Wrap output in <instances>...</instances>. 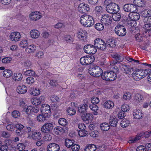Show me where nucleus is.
<instances>
[{
    "label": "nucleus",
    "mask_w": 151,
    "mask_h": 151,
    "mask_svg": "<svg viewBox=\"0 0 151 151\" xmlns=\"http://www.w3.org/2000/svg\"><path fill=\"white\" fill-rule=\"evenodd\" d=\"M145 1L144 0H134V3L135 5V7H142L145 6Z\"/></svg>",
    "instance_id": "obj_35"
},
{
    "label": "nucleus",
    "mask_w": 151,
    "mask_h": 151,
    "mask_svg": "<svg viewBox=\"0 0 151 151\" xmlns=\"http://www.w3.org/2000/svg\"><path fill=\"white\" fill-rule=\"evenodd\" d=\"M21 38V35L18 32H12L10 35V38L12 41H17Z\"/></svg>",
    "instance_id": "obj_22"
},
{
    "label": "nucleus",
    "mask_w": 151,
    "mask_h": 151,
    "mask_svg": "<svg viewBox=\"0 0 151 151\" xmlns=\"http://www.w3.org/2000/svg\"><path fill=\"white\" fill-rule=\"evenodd\" d=\"M24 74L27 76H33L35 75V72L32 70H28L24 72Z\"/></svg>",
    "instance_id": "obj_49"
},
{
    "label": "nucleus",
    "mask_w": 151,
    "mask_h": 151,
    "mask_svg": "<svg viewBox=\"0 0 151 151\" xmlns=\"http://www.w3.org/2000/svg\"><path fill=\"white\" fill-rule=\"evenodd\" d=\"M96 47L93 45H86L84 47V50L85 52L88 54H94L97 51Z\"/></svg>",
    "instance_id": "obj_11"
},
{
    "label": "nucleus",
    "mask_w": 151,
    "mask_h": 151,
    "mask_svg": "<svg viewBox=\"0 0 151 151\" xmlns=\"http://www.w3.org/2000/svg\"><path fill=\"white\" fill-rule=\"evenodd\" d=\"M143 21L144 23L143 28L145 32L147 33L148 32H149L151 30V18L148 19L146 18L145 19H143Z\"/></svg>",
    "instance_id": "obj_13"
},
{
    "label": "nucleus",
    "mask_w": 151,
    "mask_h": 151,
    "mask_svg": "<svg viewBox=\"0 0 151 151\" xmlns=\"http://www.w3.org/2000/svg\"><path fill=\"white\" fill-rule=\"evenodd\" d=\"M114 106V103L111 101H106L104 104V107L108 109H111Z\"/></svg>",
    "instance_id": "obj_32"
},
{
    "label": "nucleus",
    "mask_w": 151,
    "mask_h": 151,
    "mask_svg": "<svg viewBox=\"0 0 151 151\" xmlns=\"http://www.w3.org/2000/svg\"><path fill=\"white\" fill-rule=\"evenodd\" d=\"M74 143L73 140L66 139L65 140V144L66 147H69L71 146Z\"/></svg>",
    "instance_id": "obj_50"
},
{
    "label": "nucleus",
    "mask_w": 151,
    "mask_h": 151,
    "mask_svg": "<svg viewBox=\"0 0 151 151\" xmlns=\"http://www.w3.org/2000/svg\"><path fill=\"white\" fill-rule=\"evenodd\" d=\"M44 96H41L37 98L32 99L31 102L32 104L35 105H38L44 101Z\"/></svg>",
    "instance_id": "obj_19"
},
{
    "label": "nucleus",
    "mask_w": 151,
    "mask_h": 151,
    "mask_svg": "<svg viewBox=\"0 0 151 151\" xmlns=\"http://www.w3.org/2000/svg\"><path fill=\"white\" fill-rule=\"evenodd\" d=\"M112 20L111 16L108 14H104L102 16L101 21L102 24L109 25L111 24Z\"/></svg>",
    "instance_id": "obj_12"
},
{
    "label": "nucleus",
    "mask_w": 151,
    "mask_h": 151,
    "mask_svg": "<svg viewBox=\"0 0 151 151\" xmlns=\"http://www.w3.org/2000/svg\"><path fill=\"white\" fill-rule=\"evenodd\" d=\"M28 45V41L25 39H23L20 42L19 46L22 48L26 47Z\"/></svg>",
    "instance_id": "obj_45"
},
{
    "label": "nucleus",
    "mask_w": 151,
    "mask_h": 151,
    "mask_svg": "<svg viewBox=\"0 0 151 151\" xmlns=\"http://www.w3.org/2000/svg\"><path fill=\"white\" fill-rule=\"evenodd\" d=\"M115 31L116 34L121 36H124L127 33L125 28L121 24H118L116 27Z\"/></svg>",
    "instance_id": "obj_8"
},
{
    "label": "nucleus",
    "mask_w": 151,
    "mask_h": 151,
    "mask_svg": "<svg viewBox=\"0 0 151 151\" xmlns=\"http://www.w3.org/2000/svg\"><path fill=\"white\" fill-rule=\"evenodd\" d=\"M78 9L80 13H82L88 12L90 9V8L88 4L82 3L79 5Z\"/></svg>",
    "instance_id": "obj_14"
},
{
    "label": "nucleus",
    "mask_w": 151,
    "mask_h": 151,
    "mask_svg": "<svg viewBox=\"0 0 151 151\" xmlns=\"http://www.w3.org/2000/svg\"><path fill=\"white\" fill-rule=\"evenodd\" d=\"M41 111L42 113L48 116L51 112L50 107L47 104H43L41 106Z\"/></svg>",
    "instance_id": "obj_15"
},
{
    "label": "nucleus",
    "mask_w": 151,
    "mask_h": 151,
    "mask_svg": "<svg viewBox=\"0 0 151 151\" xmlns=\"http://www.w3.org/2000/svg\"><path fill=\"white\" fill-rule=\"evenodd\" d=\"M129 14V18L132 20H138L140 17L139 14L137 12H132Z\"/></svg>",
    "instance_id": "obj_23"
},
{
    "label": "nucleus",
    "mask_w": 151,
    "mask_h": 151,
    "mask_svg": "<svg viewBox=\"0 0 151 151\" xmlns=\"http://www.w3.org/2000/svg\"><path fill=\"white\" fill-rule=\"evenodd\" d=\"M122 110L123 112H126L129 111V106L126 104H124L121 106Z\"/></svg>",
    "instance_id": "obj_61"
},
{
    "label": "nucleus",
    "mask_w": 151,
    "mask_h": 151,
    "mask_svg": "<svg viewBox=\"0 0 151 151\" xmlns=\"http://www.w3.org/2000/svg\"><path fill=\"white\" fill-rule=\"evenodd\" d=\"M80 21L82 25L87 27L91 26L94 23L93 17L87 14H84L81 16Z\"/></svg>",
    "instance_id": "obj_1"
},
{
    "label": "nucleus",
    "mask_w": 151,
    "mask_h": 151,
    "mask_svg": "<svg viewBox=\"0 0 151 151\" xmlns=\"http://www.w3.org/2000/svg\"><path fill=\"white\" fill-rule=\"evenodd\" d=\"M103 80L107 81H111L115 80L117 78L116 74L113 72L107 71L104 72L101 75Z\"/></svg>",
    "instance_id": "obj_3"
},
{
    "label": "nucleus",
    "mask_w": 151,
    "mask_h": 151,
    "mask_svg": "<svg viewBox=\"0 0 151 151\" xmlns=\"http://www.w3.org/2000/svg\"><path fill=\"white\" fill-rule=\"evenodd\" d=\"M89 73L93 76L99 77L103 73L102 69L99 66H96L94 68L89 70Z\"/></svg>",
    "instance_id": "obj_4"
},
{
    "label": "nucleus",
    "mask_w": 151,
    "mask_h": 151,
    "mask_svg": "<svg viewBox=\"0 0 151 151\" xmlns=\"http://www.w3.org/2000/svg\"><path fill=\"white\" fill-rule=\"evenodd\" d=\"M30 34L31 37L34 39L37 38L40 35L39 32L36 29L31 30L30 31Z\"/></svg>",
    "instance_id": "obj_30"
},
{
    "label": "nucleus",
    "mask_w": 151,
    "mask_h": 151,
    "mask_svg": "<svg viewBox=\"0 0 151 151\" xmlns=\"http://www.w3.org/2000/svg\"><path fill=\"white\" fill-rule=\"evenodd\" d=\"M143 99V97L141 94L137 93L136 94L134 97V101L138 103L142 101Z\"/></svg>",
    "instance_id": "obj_42"
},
{
    "label": "nucleus",
    "mask_w": 151,
    "mask_h": 151,
    "mask_svg": "<svg viewBox=\"0 0 151 151\" xmlns=\"http://www.w3.org/2000/svg\"><path fill=\"white\" fill-rule=\"evenodd\" d=\"M78 37L80 39L84 40L86 39L87 36V33L85 30L81 29L78 31Z\"/></svg>",
    "instance_id": "obj_21"
},
{
    "label": "nucleus",
    "mask_w": 151,
    "mask_h": 151,
    "mask_svg": "<svg viewBox=\"0 0 151 151\" xmlns=\"http://www.w3.org/2000/svg\"><path fill=\"white\" fill-rule=\"evenodd\" d=\"M79 135L81 137L86 136L87 134V132L85 129L83 130H79L78 132Z\"/></svg>",
    "instance_id": "obj_63"
},
{
    "label": "nucleus",
    "mask_w": 151,
    "mask_h": 151,
    "mask_svg": "<svg viewBox=\"0 0 151 151\" xmlns=\"http://www.w3.org/2000/svg\"><path fill=\"white\" fill-rule=\"evenodd\" d=\"M9 142V140H6L5 141V145L1 146L0 150L1 151H7L8 150V147L7 146L8 145L7 144V142Z\"/></svg>",
    "instance_id": "obj_55"
},
{
    "label": "nucleus",
    "mask_w": 151,
    "mask_h": 151,
    "mask_svg": "<svg viewBox=\"0 0 151 151\" xmlns=\"http://www.w3.org/2000/svg\"><path fill=\"white\" fill-rule=\"evenodd\" d=\"M31 94L33 96H37L40 94V90L38 88H33L31 89Z\"/></svg>",
    "instance_id": "obj_44"
},
{
    "label": "nucleus",
    "mask_w": 151,
    "mask_h": 151,
    "mask_svg": "<svg viewBox=\"0 0 151 151\" xmlns=\"http://www.w3.org/2000/svg\"><path fill=\"white\" fill-rule=\"evenodd\" d=\"M103 11L102 7L100 6H98L95 8L94 11L97 14H99L102 13Z\"/></svg>",
    "instance_id": "obj_56"
},
{
    "label": "nucleus",
    "mask_w": 151,
    "mask_h": 151,
    "mask_svg": "<svg viewBox=\"0 0 151 151\" xmlns=\"http://www.w3.org/2000/svg\"><path fill=\"white\" fill-rule=\"evenodd\" d=\"M109 123L110 125L113 127H115L117 123V121L116 118L111 117L109 120Z\"/></svg>",
    "instance_id": "obj_47"
},
{
    "label": "nucleus",
    "mask_w": 151,
    "mask_h": 151,
    "mask_svg": "<svg viewBox=\"0 0 151 151\" xmlns=\"http://www.w3.org/2000/svg\"><path fill=\"white\" fill-rule=\"evenodd\" d=\"M51 101L53 102L59 101L60 100V98L58 96L53 95L50 98Z\"/></svg>",
    "instance_id": "obj_64"
},
{
    "label": "nucleus",
    "mask_w": 151,
    "mask_h": 151,
    "mask_svg": "<svg viewBox=\"0 0 151 151\" xmlns=\"http://www.w3.org/2000/svg\"><path fill=\"white\" fill-rule=\"evenodd\" d=\"M53 127V124L51 123H48L45 124L41 128V131L44 133H50Z\"/></svg>",
    "instance_id": "obj_10"
},
{
    "label": "nucleus",
    "mask_w": 151,
    "mask_h": 151,
    "mask_svg": "<svg viewBox=\"0 0 151 151\" xmlns=\"http://www.w3.org/2000/svg\"><path fill=\"white\" fill-rule=\"evenodd\" d=\"M141 138L140 136H136L135 137L132 138L128 141V143H134L136 142L139 140Z\"/></svg>",
    "instance_id": "obj_59"
},
{
    "label": "nucleus",
    "mask_w": 151,
    "mask_h": 151,
    "mask_svg": "<svg viewBox=\"0 0 151 151\" xmlns=\"http://www.w3.org/2000/svg\"><path fill=\"white\" fill-rule=\"evenodd\" d=\"M27 91V88L24 85H20L18 86L17 89V92L19 94L25 93Z\"/></svg>",
    "instance_id": "obj_24"
},
{
    "label": "nucleus",
    "mask_w": 151,
    "mask_h": 151,
    "mask_svg": "<svg viewBox=\"0 0 151 151\" xmlns=\"http://www.w3.org/2000/svg\"><path fill=\"white\" fill-rule=\"evenodd\" d=\"M150 10H145L142 11L141 12L142 16L144 17V19L146 18L148 19L151 18V12Z\"/></svg>",
    "instance_id": "obj_29"
},
{
    "label": "nucleus",
    "mask_w": 151,
    "mask_h": 151,
    "mask_svg": "<svg viewBox=\"0 0 151 151\" xmlns=\"http://www.w3.org/2000/svg\"><path fill=\"white\" fill-rule=\"evenodd\" d=\"M130 121L129 120L124 119L122 120L121 123V126L123 128H125L129 125Z\"/></svg>",
    "instance_id": "obj_40"
},
{
    "label": "nucleus",
    "mask_w": 151,
    "mask_h": 151,
    "mask_svg": "<svg viewBox=\"0 0 151 151\" xmlns=\"http://www.w3.org/2000/svg\"><path fill=\"white\" fill-rule=\"evenodd\" d=\"M48 117V116L42 113L41 115H39L37 116V119L39 122H42L46 120Z\"/></svg>",
    "instance_id": "obj_34"
},
{
    "label": "nucleus",
    "mask_w": 151,
    "mask_h": 151,
    "mask_svg": "<svg viewBox=\"0 0 151 151\" xmlns=\"http://www.w3.org/2000/svg\"><path fill=\"white\" fill-rule=\"evenodd\" d=\"M96 149V146L93 144H90L87 146L85 148V151H95Z\"/></svg>",
    "instance_id": "obj_36"
},
{
    "label": "nucleus",
    "mask_w": 151,
    "mask_h": 151,
    "mask_svg": "<svg viewBox=\"0 0 151 151\" xmlns=\"http://www.w3.org/2000/svg\"><path fill=\"white\" fill-rule=\"evenodd\" d=\"M36 47L34 45H31L28 46L26 49L25 50L27 52L32 53L36 50Z\"/></svg>",
    "instance_id": "obj_33"
},
{
    "label": "nucleus",
    "mask_w": 151,
    "mask_h": 151,
    "mask_svg": "<svg viewBox=\"0 0 151 151\" xmlns=\"http://www.w3.org/2000/svg\"><path fill=\"white\" fill-rule=\"evenodd\" d=\"M58 122L60 125L63 126H65L68 124L67 120L64 118H60L58 120Z\"/></svg>",
    "instance_id": "obj_48"
},
{
    "label": "nucleus",
    "mask_w": 151,
    "mask_h": 151,
    "mask_svg": "<svg viewBox=\"0 0 151 151\" xmlns=\"http://www.w3.org/2000/svg\"><path fill=\"white\" fill-rule=\"evenodd\" d=\"M41 134L40 132H32V133L30 137H32L34 139L38 140L41 138Z\"/></svg>",
    "instance_id": "obj_28"
},
{
    "label": "nucleus",
    "mask_w": 151,
    "mask_h": 151,
    "mask_svg": "<svg viewBox=\"0 0 151 151\" xmlns=\"http://www.w3.org/2000/svg\"><path fill=\"white\" fill-rule=\"evenodd\" d=\"M112 16L113 19L115 21H118L120 20L121 17V15L119 14L114 13Z\"/></svg>",
    "instance_id": "obj_62"
},
{
    "label": "nucleus",
    "mask_w": 151,
    "mask_h": 151,
    "mask_svg": "<svg viewBox=\"0 0 151 151\" xmlns=\"http://www.w3.org/2000/svg\"><path fill=\"white\" fill-rule=\"evenodd\" d=\"M24 127V126L20 123L17 124L16 122H14L11 123L10 124V129L17 128L18 129L21 130Z\"/></svg>",
    "instance_id": "obj_27"
},
{
    "label": "nucleus",
    "mask_w": 151,
    "mask_h": 151,
    "mask_svg": "<svg viewBox=\"0 0 151 151\" xmlns=\"http://www.w3.org/2000/svg\"><path fill=\"white\" fill-rule=\"evenodd\" d=\"M95 60L93 55H88L82 57L80 60L81 63L83 65H88L92 63Z\"/></svg>",
    "instance_id": "obj_5"
},
{
    "label": "nucleus",
    "mask_w": 151,
    "mask_h": 151,
    "mask_svg": "<svg viewBox=\"0 0 151 151\" xmlns=\"http://www.w3.org/2000/svg\"><path fill=\"white\" fill-rule=\"evenodd\" d=\"M132 77L134 80L139 81L144 77L140 76L136 70L134 72L132 75Z\"/></svg>",
    "instance_id": "obj_39"
},
{
    "label": "nucleus",
    "mask_w": 151,
    "mask_h": 151,
    "mask_svg": "<svg viewBox=\"0 0 151 151\" xmlns=\"http://www.w3.org/2000/svg\"><path fill=\"white\" fill-rule=\"evenodd\" d=\"M127 23L131 27H134L136 25V21L129 19H128Z\"/></svg>",
    "instance_id": "obj_60"
},
{
    "label": "nucleus",
    "mask_w": 151,
    "mask_h": 151,
    "mask_svg": "<svg viewBox=\"0 0 151 151\" xmlns=\"http://www.w3.org/2000/svg\"><path fill=\"white\" fill-rule=\"evenodd\" d=\"M68 114L70 115H74L76 112V110L73 108L69 107L67 110Z\"/></svg>",
    "instance_id": "obj_51"
},
{
    "label": "nucleus",
    "mask_w": 151,
    "mask_h": 151,
    "mask_svg": "<svg viewBox=\"0 0 151 151\" xmlns=\"http://www.w3.org/2000/svg\"><path fill=\"white\" fill-rule=\"evenodd\" d=\"M100 127L102 130L107 131L109 129L110 125L108 123H103L101 124Z\"/></svg>",
    "instance_id": "obj_38"
},
{
    "label": "nucleus",
    "mask_w": 151,
    "mask_h": 151,
    "mask_svg": "<svg viewBox=\"0 0 151 151\" xmlns=\"http://www.w3.org/2000/svg\"><path fill=\"white\" fill-rule=\"evenodd\" d=\"M123 8L125 11L127 12H131V13L134 12L136 9V8L135 6L130 4H125Z\"/></svg>",
    "instance_id": "obj_16"
},
{
    "label": "nucleus",
    "mask_w": 151,
    "mask_h": 151,
    "mask_svg": "<svg viewBox=\"0 0 151 151\" xmlns=\"http://www.w3.org/2000/svg\"><path fill=\"white\" fill-rule=\"evenodd\" d=\"M23 76L22 74L17 73L14 74L12 77V79L15 81H19L22 78Z\"/></svg>",
    "instance_id": "obj_37"
},
{
    "label": "nucleus",
    "mask_w": 151,
    "mask_h": 151,
    "mask_svg": "<svg viewBox=\"0 0 151 151\" xmlns=\"http://www.w3.org/2000/svg\"><path fill=\"white\" fill-rule=\"evenodd\" d=\"M120 66L122 68V70L125 74H128L130 73L131 69L129 65L121 64Z\"/></svg>",
    "instance_id": "obj_31"
},
{
    "label": "nucleus",
    "mask_w": 151,
    "mask_h": 151,
    "mask_svg": "<svg viewBox=\"0 0 151 151\" xmlns=\"http://www.w3.org/2000/svg\"><path fill=\"white\" fill-rule=\"evenodd\" d=\"M54 130L55 133L57 135L61 134L64 132L63 129L60 127H56L55 128Z\"/></svg>",
    "instance_id": "obj_43"
},
{
    "label": "nucleus",
    "mask_w": 151,
    "mask_h": 151,
    "mask_svg": "<svg viewBox=\"0 0 151 151\" xmlns=\"http://www.w3.org/2000/svg\"><path fill=\"white\" fill-rule=\"evenodd\" d=\"M17 148L19 150L22 151L25 149L26 147L25 144L22 143H20L17 144Z\"/></svg>",
    "instance_id": "obj_53"
},
{
    "label": "nucleus",
    "mask_w": 151,
    "mask_h": 151,
    "mask_svg": "<svg viewBox=\"0 0 151 151\" xmlns=\"http://www.w3.org/2000/svg\"><path fill=\"white\" fill-rule=\"evenodd\" d=\"M103 24L100 23H96L95 26V28L99 31L102 30L104 29Z\"/></svg>",
    "instance_id": "obj_52"
},
{
    "label": "nucleus",
    "mask_w": 151,
    "mask_h": 151,
    "mask_svg": "<svg viewBox=\"0 0 151 151\" xmlns=\"http://www.w3.org/2000/svg\"><path fill=\"white\" fill-rule=\"evenodd\" d=\"M42 17L41 13L38 11L31 12L29 14V18L30 20L36 21L41 19Z\"/></svg>",
    "instance_id": "obj_9"
},
{
    "label": "nucleus",
    "mask_w": 151,
    "mask_h": 151,
    "mask_svg": "<svg viewBox=\"0 0 151 151\" xmlns=\"http://www.w3.org/2000/svg\"><path fill=\"white\" fill-rule=\"evenodd\" d=\"M84 103L80 105L78 109V111L80 113H84L86 112L88 108V105L86 104L87 101L86 100H84Z\"/></svg>",
    "instance_id": "obj_20"
},
{
    "label": "nucleus",
    "mask_w": 151,
    "mask_h": 151,
    "mask_svg": "<svg viewBox=\"0 0 151 151\" xmlns=\"http://www.w3.org/2000/svg\"><path fill=\"white\" fill-rule=\"evenodd\" d=\"M64 39L65 41L69 43L73 42V37L69 35H65Z\"/></svg>",
    "instance_id": "obj_46"
},
{
    "label": "nucleus",
    "mask_w": 151,
    "mask_h": 151,
    "mask_svg": "<svg viewBox=\"0 0 151 151\" xmlns=\"http://www.w3.org/2000/svg\"><path fill=\"white\" fill-rule=\"evenodd\" d=\"M47 148V151H59L60 147L55 143H52L48 145Z\"/></svg>",
    "instance_id": "obj_18"
},
{
    "label": "nucleus",
    "mask_w": 151,
    "mask_h": 151,
    "mask_svg": "<svg viewBox=\"0 0 151 151\" xmlns=\"http://www.w3.org/2000/svg\"><path fill=\"white\" fill-rule=\"evenodd\" d=\"M106 44L102 40L97 39L94 41V45L99 50H104L106 48Z\"/></svg>",
    "instance_id": "obj_7"
},
{
    "label": "nucleus",
    "mask_w": 151,
    "mask_h": 151,
    "mask_svg": "<svg viewBox=\"0 0 151 151\" xmlns=\"http://www.w3.org/2000/svg\"><path fill=\"white\" fill-rule=\"evenodd\" d=\"M133 116L135 118L137 119H141L143 116V114L140 110H135L133 112Z\"/></svg>",
    "instance_id": "obj_25"
},
{
    "label": "nucleus",
    "mask_w": 151,
    "mask_h": 151,
    "mask_svg": "<svg viewBox=\"0 0 151 151\" xmlns=\"http://www.w3.org/2000/svg\"><path fill=\"white\" fill-rule=\"evenodd\" d=\"M111 57L115 59V60H112L110 62L111 65L113 66L116 64L118 62H122L124 59V57L121 54L117 53H115L111 55Z\"/></svg>",
    "instance_id": "obj_6"
},
{
    "label": "nucleus",
    "mask_w": 151,
    "mask_h": 151,
    "mask_svg": "<svg viewBox=\"0 0 151 151\" xmlns=\"http://www.w3.org/2000/svg\"><path fill=\"white\" fill-rule=\"evenodd\" d=\"M27 83L29 85H32L35 82L34 78L31 77H29L26 78Z\"/></svg>",
    "instance_id": "obj_57"
},
{
    "label": "nucleus",
    "mask_w": 151,
    "mask_h": 151,
    "mask_svg": "<svg viewBox=\"0 0 151 151\" xmlns=\"http://www.w3.org/2000/svg\"><path fill=\"white\" fill-rule=\"evenodd\" d=\"M12 116L15 118H17L19 117L20 115V113L17 110L14 111L12 112Z\"/></svg>",
    "instance_id": "obj_58"
},
{
    "label": "nucleus",
    "mask_w": 151,
    "mask_h": 151,
    "mask_svg": "<svg viewBox=\"0 0 151 151\" xmlns=\"http://www.w3.org/2000/svg\"><path fill=\"white\" fill-rule=\"evenodd\" d=\"M23 67L26 68H30L32 65V63L29 60H27L23 63Z\"/></svg>",
    "instance_id": "obj_54"
},
{
    "label": "nucleus",
    "mask_w": 151,
    "mask_h": 151,
    "mask_svg": "<svg viewBox=\"0 0 151 151\" xmlns=\"http://www.w3.org/2000/svg\"><path fill=\"white\" fill-rule=\"evenodd\" d=\"M93 115L90 113H86L82 117V119L84 121H87L88 120H91L92 118Z\"/></svg>",
    "instance_id": "obj_41"
},
{
    "label": "nucleus",
    "mask_w": 151,
    "mask_h": 151,
    "mask_svg": "<svg viewBox=\"0 0 151 151\" xmlns=\"http://www.w3.org/2000/svg\"><path fill=\"white\" fill-rule=\"evenodd\" d=\"M110 2V0L105 1L104 3L106 4V11L110 14L116 13L119 10V6L116 4L114 3H110L108 4L107 2Z\"/></svg>",
    "instance_id": "obj_2"
},
{
    "label": "nucleus",
    "mask_w": 151,
    "mask_h": 151,
    "mask_svg": "<svg viewBox=\"0 0 151 151\" xmlns=\"http://www.w3.org/2000/svg\"><path fill=\"white\" fill-rule=\"evenodd\" d=\"M106 44L108 47H114L116 45L115 40L111 37L109 38L107 40Z\"/></svg>",
    "instance_id": "obj_26"
},
{
    "label": "nucleus",
    "mask_w": 151,
    "mask_h": 151,
    "mask_svg": "<svg viewBox=\"0 0 151 151\" xmlns=\"http://www.w3.org/2000/svg\"><path fill=\"white\" fill-rule=\"evenodd\" d=\"M135 70L138 74H139L140 76L144 78L147 75L149 72H151V70L150 69H146L145 70L142 69H139Z\"/></svg>",
    "instance_id": "obj_17"
}]
</instances>
